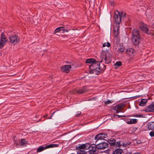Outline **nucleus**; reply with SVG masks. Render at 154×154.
Here are the masks:
<instances>
[{"label":"nucleus","instance_id":"obj_37","mask_svg":"<svg viewBox=\"0 0 154 154\" xmlns=\"http://www.w3.org/2000/svg\"><path fill=\"white\" fill-rule=\"evenodd\" d=\"M126 122L129 124H130L129 123V122H130V119H128L127 120H126Z\"/></svg>","mask_w":154,"mask_h":154},{"label":"nucleus","instance_id":"obj_18","mask_svg":"<svg viewBox=\"0 0 154 154\" xmlns=\"http://www.w3.org/2000/svg\"><path fill=\"white\" fill-rule=\"evenodd\" d=\"M147 102V100L146 99H142L140 101L138 102V105L141 106H144L146 105Z\"/></svg>","mask_w":154,"mask_h":154},{"label":"nucleus","instance_id":"obj_22","mask_svg":"<svg viewBox=\"0 0 154 154\" xmlns=\"http://www.w3.org/2000/svg\"><path fill=\"white\" fill-rule=\"evenodd\" d=\"M108 142L111 146L115 145L116 140L114 139L110 140H109Z\"/></svg>","mask_w":154,"mask_h":154},{"label":"nucleus","instance_id":"obj_31","mask_svg":"<svg viewBox=\"0 0 154 154\" xmlns=\"http://www.w3.org/2000/svg\"><path fill=\"white\" fill-rule=\"evenodd\" d=\"M149 135L151 137H154V131L152 130L150 131L149 133Z\"/></svg>","mask_w":154,"mask_h":154},{"label":"nucleus","instance_id":"obj_17","mask_svg":"<svg viewBox=\"0 0 154 154\" xmlns=\"http://www.w3.org/2000/svg\"><path fill=\"white\" fill-rule=\"evenodd\" d=\"M106 52L105 51H102L101 52L100 58L101 60L100 62H102L103 60H104V61L105 60V59H106Z\"/></svg>","mask_w":154,"mask_h":154},{"label":"nucleus","instance_id":"obj_33","mask_svg":"<svg viewBox=\"0 0 154 154\" xmlns=\"http://www.w3.org/2000/svg\"><path fill=\"white\" fill-rule=\"evenodd\" d=\"M109 2L110 5H111L112 6H114V5L115 4V3L113 1H110Z\"/></svg>","mask_w":154,"mask_h":154},{"label":"nucleus","instance_id":"obj_12","mask_svg":"<svg viewBox=\"0 0 154 154\" xmlns=\"http://www.w3.org/2000/svg\"><path fill=\"white\" fill-rule=\"evenodd\" d=\"M145 111L148 112H154V102L146 106L145 109Z\"/></svg>","mask_w":154,"mask_h":154},{"label":"nucleus","instance_id":"obj_5","mask_svg":"<svg viewBox=\"0 0 154 154\" xmlns=\"http://www.w3.org/2000/svg\"><path fill=\"white\" fill-rule=\"evenodd\" d=\"M9 39L10 42L14 45H15L20 41L19 37L16 35L9 36Z\"/></svg>","mask_w":154,"mask_h":154},{"label":"nucleus","instance_id":"obj_7","mask_svg":"<svg viewBox=\"0 0 154 154\" xmlns=\"http://www.w3.org/2000/svg\"><path fill=\"white\" fill-rule=\"evenodd\" d=\"M107 137L106 133H100L95 136L94 139L96 141H97L99 140H104V139L106 138ZM104 140H105L104 139Z\"/></svg>","mask_w":154,"mask_h":154},{"label":"nucleus","instance_id":"obj_16","mask_svg":"<svg viewBox=\"0 0 154 154\" xmlns=\"http://www.w3.org/2000/svg\"><path fill=\"white\" fill-rule=\"evenodd\" d=\"M86 90L87 89L86 87L84 86L82 88H80L78 90H77L76 92L77 93L79 94H81L85 93Z\"/></svg>","mask_w":154,"mask_h":154},{"label":"nucleus","instance_id":"obj_38","mask_svg":"<svg viewBox=\"0 0 154 154\" xmlns=\"http://www.w3.org/2000/svg\"><path fill=\"white\" fill-rule=\"evenodd\" d=\"M136 116V117H140L141 116V115H137Z\"/></svg>","mask_w":154,"mask_h":154},{"label":"nucleus","instance_id":"obj_23","mask_svg":"<svg viewBox=\"0 0 154 154\" xmlns=\"http://www.w3.org/2000/svg\"><path fill=\"white\" fill-rule=\"evenodd\" d=\"M45 146H41L39 147L37 150V152H39L42 151L45 149Z\"/></svg>","mask_w":154,"mask_h":154},{"label":"nucleus","instance_id":"obj_32","mask_svg":"<svg viewBox=\"0 0 154 154\" xmlns=\"http://www.w3.org/2000/svg\"><path fill=\"white\" fill-rule=\"evenodd\" d=\"M116 65L118 66H120L122 65V63L120 61H117L116 62Z\"/></svg>","mask_w":154,"mask_h":154},{"label":"nucleus","instance_id":"obj_13","mask_svg":"<svg viewBox=\"0 0 154 154\" xmlns=\"http://www.w3.org/2000/svg\"><path fill=\"white\" fill-rule=\"evenodd\" d=\"M106 59H105V63H109L111 62L112 55L107 52H106Z\"/></svg>","mask_w":154,"mask_h":154},{"label":"nucleus","instance_id":"obj_35","mask_svg":"<svg viewBox=\"0 0 154 154\" xmlns=\"http://www.w3.org/2000/svg\"><path fill=\"white\" fill-rule=\"evenodd\" d=\"M77 114H76L75 115V116L76 117H79V116L81 114V112L79 111L77 112Z\"/></svg>","mask_w":154,"mask_h":154},{"label":"nucleus","instance_id":"obj_41","mask_svg":"<svg viewBox=\"0 0 154 154\" xmlns=\"http://www.w3.org/2000/svg\"><path fill=\"white\" fill-rule=\"evenodd\" d=\"M48 116V115L47 114L45 115V116H44L43 117L44 118H45V117H46Z\"/></svg>","mask_w":154,"mask_h":154},{"label":"nucleus","instance_id":"obj_43","mask_svg":"<svg viewBox=\"0 0 154 154\" xmlns=\"http://www.w3.org/2000/svg\"><path fill=\"white\" fill-rule=\"evenodd\" d=\"M152 27L153 28H154V23L152 25Z\"/></svg>","mask_w":154,"mask_h":154},{"label":"nucleus","instance_id":"obj_30","mask_svg":"<svg viewBox=\"0 0 154 154\" xmlns=\"http://www.w3.org/2000/svg\"><path fill=\"white\" fill-rule=\"evenodd\" d=\"M116 147H120V142H115V145Z\"/></svg>","mask_w":154,"mask_h":154},{"label":"nucleus","instance_id":"obj_40","mask_svg":"<svg viewBox=\"0 0 154 154\" xmlns=\"http://www.w3.org/2000/svg\"><path fill=\"white\" fill-rule=\"evenodd\" d=\"M68 32V30L67 29H65V30H64L63 32Z\"/></svg>","mask_w":154,"mask_h":154},{"label":"nucleus","instance_id":"obj_14","mask_svg":"<svg viewBox=\"0 0 154 154\" xmlns=\"http://www.w3.org/2000/svg\"><path fill=\"white\" fill-rule=\"evenodd\" d=\"M146 127L149 130L154 131V122H150L146 124Z\"/></svg>","mask_w":154,"mask_h":154},{"label":"nucleus","instance_id":"obj_4","mask_svg":"<svg viewBox=\"0 0 154 154\" xmlns=\"http://www.w3.org/2000/svg\"><path fill=\"white\" fill-rule=\"evenodd\" d=\"M89 146L88 143L82 145L79 144V146H76V149L78 150L77 154H87V152L84 150L85 149H88Z\"/></svg>","mask_w":154,"mask_h":154},{"label":"nucleus","instance_id":"obj_25","mask_svg":"<svg viewBox=\"0 0 154 154\" xmlns=\"http://www.w3.org/2000/svg\"><path fill=\"white\" fill-rule=\"evenodd\" d=\"M20 145L23 146L26 145V142L24 139H22L20 142Z\"/></svg>","mask_w":154,"mask_h":154},{"label":"nucleus","instance_id":"obj_6","mask_svg":"<svg viewBox=\"0 0 154 154\" xmlns=\"http://www.w3.org/2000/svg\"><path fill=\"white\" fill-rule=\"evenodd\" d=\"M7 41V38L4 35V33H2L1 35L0 41V48H2L4 46Z\"/></svg>","mask_w":154,"mask_h":154},{"label":"nucleus","instance_id":"obj_44","mask_svg":"<svg viewBox=\"0 0 154 154\" xmlns=\"http://www.w3.org/2000/svg\"><path fill=\"white\" fill-rule=\"evenodd\" d=\"M116 116H119L118 115H116Z\"/></svg>","mask_w":154,"mask_h":154},{"label":"nucleus","instance_id":"obj_24","mask_svg":"<svg viewBox=\"0 0 154 154\" xmlns=\"http://www.w3.org/2000/svg\"><path fill=\"white\" fill-rule=\"evenodd\" d=\"M137 122V121L136 119H130V122H129V123L130 124H135Z\"/></svg>","mask_w":154,"mask_h":154},{"label":"nucleus","instance_id":"obj_28","mask_svg":"<svg viewBox=\"0 0 154 154\" xmlns=\"http://www.w3.org/2000/svg\"><path fill=\"white\" fill-rule=\"evenodd\" d=\"M60 28H61V27H60L57 28L54 31V33H57L59 32H60V31L61 30V29H60Z\"/></svg>","mask_w":154,"mask_h":154},{"label":"nucleus","instance_id":"obj_11","mask_svg":"<svg viewBox=\"0 0 154 154\" xmlns=\"http://www.w3.org/2000/svg\"><path fill=\"white\" fill-rule=\"evenodd\" d=\"M71 67V65H65L62 66L61 69L63 72L66 73H68L70 71Z\"/></svg>","mask_w":154,"mask_h":154},{"label":"nucleus","instance_id":"obj_10","mask_svg":"<svg viewBox=\"0 0 154 154\" xmlns=\"http://www.w3.org/2000/svg\"><path fill=\"white\" fill-rule=\"evenodd\" d=\"M139 28L141 30L147 35H149L151 33L150 31L149 30V28L146 25L140 26Z\"/></svg>","mask_w":154,"mask_h":154},{"label":"nucleus","instance_id":"obj_20","mask_svg":"<svg viewBox=\"0 0 154 154\" xmlns=\"http://www.w3.org/2000/svg\"><path fill=\"white\" fill-rule=\"evenodd\" d=\"M59 146L58 144H50L46 146H45V149H48L49 148H53V147H58Z\"/></svg>","mask_w":154,"mask_h":154},{"label":"nucleus","instance_id":"obj_3","mask_svg":"<svg viewBox=\"0 0 154 154\" xmlns=\"http://www.w3.org/2000/svg\"><path fill=\"white\" fill-rule=\"evenodd\" d=\"M132 42L133 44L135 45H138L140 40L139 31L137 29H133L132 32Z\"/></svg>","mask_w":154,"mask_h":154},{"label":"nucleus","instance_id":"obj_21","mask_svg":"<svg viewBox=\"0 0 154 154\" xmlns=\"http://www.w3.org/2000/svg\"><path fill=\"white\" fill-rule=\"evenodd\" d=\"M134 52V50L133 49L128 48L127 49L126 51V53L130 55L133 54Z\"/></svg>","mask_w":154,"mask_h":154},{"label":"nucleus","instance_id":"obj_8","mask_svg":"<svg viewBox=\"0 0 154 154\" xmlns=\"http://www.w3.org/2000/svg\"><path fill=\"white\" fill-rule=\"evenodd\" d=\"M89 146L88 147L89 153L90 154H94L97 150V146L96 144H91L90 145L89 143Z\"/></svg>","mask_w":154,"mask_h":154},{"label":"nucleus","instance_id":"obj_15","mask_svg":"<svg viewBox=\"0 0 154 154\" xmlns=\"http://www.w3.org/2000/svg\"><path fill=\"white\" fill-rule=\"evenodd\" d=\"M122 105L119 104L116 105L113 107V109L116 111V113H118L120 112L122 110Z\"/></svg>","mask_w":154,"mask_h":154},{"label":"nucleus","instance_id":"obj_1","mask_svg":"<svg viewBox=\"0 0 154 154\" xmlns=\"http://www.w3.org/2000/svg\"><path fill=\"white\" fill-rule=\"evenodd\" d=\"M86 63H91V65H89L90 70L89 72L90 73L98 75L103 72L106 69V66L104 64H100V61H96L94 59H87L86 60Z\"/></svg>","mask_w":154,"mask_h":154},{"label":"nucleus","instance_id":"obj_27","mask_svg":"<svg viewBox=\"0 0 154 154\" xmlns=\"http://www.w3.org/2000/svg\"><path fill=\"white\" fill-rule=\"evenodd\" d=\"M124 50V48L123 47L122 45H120L119 48V51L121 52H123Z\"/></svg>","mask_w":154,"mask_h":154},{"label":"nucleus","instance_id":"obj_29","mask_svg":"<svg viewBox=\"0 0 154 154\" xmlns=\"http://www.w3.org/2000/svg\"><path fill=\"white\" fill-rule=\"evenodd\" d=\"M120 147L121 146H126L128 145H129V144H128L127 143H123V142H122V141H120Z\"/></svg>","mask_w":154,"mask_h":154},{"label":"nucleus","instance_id":"obj_36","mask_svg":"<svg viewBox=\"0 0 154 154\" xmlns=\"http://www.w3.org/2000/svg\"><path fill=\"white\" fill-rule=\"evenodd\" d=\"M60 27H61V28H60V29H61V30L63 31V32L65 29L64 27L63 26H61Z\"/></svg>","mask_w":154,"mask_h":154},{"label":"nucleus","instance_id":"obj_26","mask_svg":"<svg viewBox=\"0 0 154 154\" xmlns=\"http://www.w3.org/2000/svg\"><path fill=\"white\" fill-rule=\"evenodd\" d=\"M110 46V44L109 42H108L107 43L105 42L103 44V47H105L106 46L108 47H109Z\"/></svg>","mask_w":154,"mask_h":154},{"label":"nucleus","instance_id":"obj_46","mask_svg":"<svg viewBox=\"0 0 154 154\" xmlns=\"http://www.w3.org/2000/svg\"><path fill=\"white\" fill-rule=\"evenodd\" d=\"M153 154H154V153H153Z\"/></svg>","mask_w":154,"mask_h":154},{"label":"nucleus","instance_id":"obj_39","mask_svg":"<svg viewBox=\"0 0 154 154\" xmlns=\"http://www.w3.org/2000/svg\"><path fill=\"white\" fill-rule=\"evenodd\" d=\"M52 116L51 115L49 117V118H48V119H52Z\"/></svg>","mask_w":154,"mask_h":154},{"label":"nucleus","instance_id":"obj_42","mask_svg":"<svg viewBox=\"0 0 154 154\" xmlns=\"http://www.w3.org/2000/svg\"><path fill=\"white\" fill-rule=\"evenodd\" d=\"M56 112V111H55L54 112H53V113H52L51 114V115H53Z\"/></svg>","mask_w":154,"mask_h":154},{"label":"nucleus","instance_id":"obj_19","mask_svg":"<svg viewBox=\"0 0 154 154\" xmlns=\"http://www.w3.org/2000/svg\"><path fill=\"white\" fill-rule=\"evenodd\" d=\"M123 152V150L120 148H118L113 151L112 154H122Z\"/></svg>","mask_w":154,"mask_h":154},{"label":"nucleus","instance_id":"obj_34","mask_svg":"<svg viewBox=\"0 0 154 154\" xmlns=\"http://www.w3.org/2000/svg\"><path fill=\"white\" fill-rule=\"evenodd\" d=\"M111 103V102L110 100H108L107 101H106L105 102V104L107 105V104H109V103Z\"/></svg>","mask_w":154,"mask_h":154},{"label":"nucleus","instance_id":"obj_2","mask_svg":"<svg viewBox=\"0 0 154 154\" xmlns=\"http://www.w3.org/2000/svg\"><path fill=\"white\" fill-rule=\"evenodd\" d=\"M126 13L122 10H116L114 11V18L116 24H119L121 21V18L124 17Z\"/></svg>","mask_w":154,"mask_h":154},{"label":"nucleus","instance_id":"obj_9","mask_svg":"<svg viewBox=\"0 0 154 154\" xmlns=\"http://www.w3.org/2000/svg\"><path fill=\"white\" fill-rule=\"evenodd\" d=\"M108 144L105 142L100 143L96 145L97 149H103L108 146Z\"/></svg>","mask_w":154,"mask_h":154},{"label":"nucleus","instance_id":"obj_45","mask_svg":"<svg viewBox=\"0 0 154 154\" xmlns=\"http://www.w3.org/2000/svg\"><path fill=\"white\" fill-rule=\"evenodd\" d=\"M35 117H37V116H35Z\"/></svg>","mask_w":154,"mask_h":154}]
</instances>
